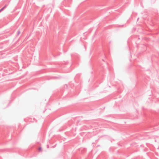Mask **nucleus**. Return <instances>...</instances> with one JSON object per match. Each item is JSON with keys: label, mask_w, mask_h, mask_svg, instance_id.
Returning a JSON list of instances; mask_svg holds the SVG:
<instances>
[{"label": "nucleus", "mask_w": 159, "mask_h": 159, "mask_svg": "<svg viewBox=\"0 0 159 159\" xmlns=\"http://www.w3.org/2000/svg\"><path fill=\"white\" fill-rule=\"evenodd\" d=\"M41 149H41V148H39V151H41Z\"/></svg>", "instance_id": "f257e3e1"}, {"label": "nucleus", "mask_w": 159, "mask_h": 159, "mask_svg": "<svg viewBox=\"0 0 159 159\" xmlns=\"http://www.w3.org/2000/svg\"><path fill=\"white\" fill-rule=\"evenodd\" d=\"M3 9V8L2 9H1L0 10V12L1 11H2V10Z\"/></svg>", "instance_id": "f03ea898"}]
</instances>
